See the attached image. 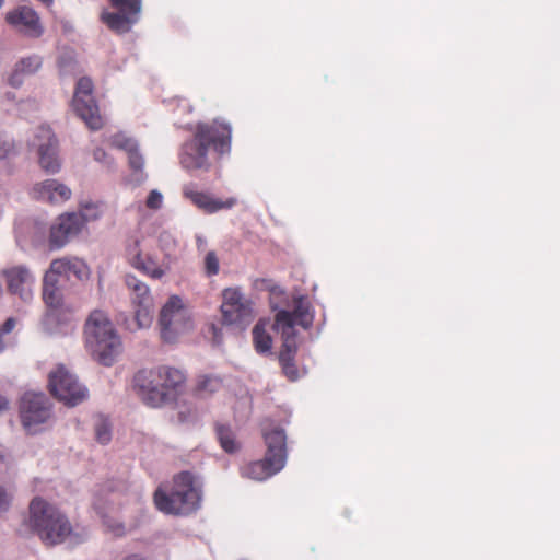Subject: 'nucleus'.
<instances>
[{"mask_svg":"<svg viewBox=\"0 0 560 560\" xmlns=\"http://www.w3.org/2000/svg\"><path fill=\"white\" fill-rule=\"evenodd\" d=\"M270 291V306L277 311L273 328L281 335L282 350L279 355L284 374L294 381L298 378V370L293 363L298 350L296 325L308 329L313 325L314 315L311 304L303 295L290 299L280 285H272Z\"/></svg>","mask_w":560,"mask_h":560,"instance_id":"1","label":"nucleus"},{"mask_svg":"<svg viewBox=\"0 0 560 560\" xmlns=\"http://www.w3.org/2000/svg\"><path fill=\"white\" fill-rule=\"evenodd\" d=\"M231 126L214 120L212 125L199 124L195 138L183 145L180 164L188 171L208 170V145L212 144L220 154L230 152Z\"/></svg>","mask_w":560,"mask_h":560,"instance_id":"2","label":"nucleus"},{"mask_svg":"<svg viewBox=\"0 0 560 560\" xmlns=\"http://www.w3.org/2000/svg\"><path fill=\"white\" fill-rule=\"evenodd\" d=\"M26 525L48 546L62 544L72 535L67 515L40 497L31 501Z\"/></svg>","mask_w":560,"mask_h":560,"instance_id":"3","label":"nucleus"},{"mask_svg":"<svg viewBox=\"0 0 560 560\" xmlns=\"http://www.w3.org/2000/svg\"><path fill=\"white\" fill-rule=\"evenodd\" d=\"M84 334L89 351L103 365H112L121 353L120 337L106 312L92 311L85 322Z\"/></svg>","mask_w":560,"mask_h":560,"instance_id":"4","label":"nucleus"},{"mask_svg":"<svg viewBox=\"0 0 560 560\" xmlns=\"http://www.w3.org/2000/svg\"><path fill=\"white\" fill-rule=\"evenodd\" d=\"M200 499V487L190 472L176 476L170 493L162 489L154 493L158 510L166 514H189L198 509Z\"/></svg>","mask_w":560,"mask_h":560,"instance_id":"5","label":"nucleus"},{"mask_svg":"<svg viewBox=\"0 0 560 560\" xmlns=\"http://www.w3.org/2000/svg\"><path fill=\"white\" fill-rule=\"evenodd\" d=\"M267 452L265 458L254 462L242 469V475L256 481H264L283 469L287 462V436L281 428L264 433Z\"/></svg>","mask_w":560,"mask_h":560,"instance_id":"6","label":"nucleus"},{"mask_svg":"<svg viewBox=\"0 0 560 560\" xmlns=\"http://www.w3.org/2000/svg\"><path fill=\"white\" fill-rule=\"evenodd\" d=\"M160 335L164 342L174 343L192 328V322L180 298L173 295L162 306L159 316Z\"/></svg>","mask_w":560,"mask_h":560,"instance_id":"7","label":"nucleus"},{"mask_svg":"<svg viewBox=\"0 0 560 560\" xmlns=\"http://www.w3.org/2000/svg\"><path fill=\"white\" fill-rule=\"evenodd\" d=\"M48 384L51 394L70 407L83 402L89 396L88 388L65 365H58L49 373Z\"/></svg>","mask_w":560,"mask_h":560,"instance_id":"8","label":"nucleus"},{"mask_svg":"<svg viewBox=\"0 0 560 560\" xmlns=\"http://www.w3.org/2000/svg\"><path fill=\"white\" fill-rule=\"evenodd\" d=\"M20 416L28 434L40 432L43 424L51 417L48 398L42 393H25L21 399Z\"/></svg>","mask_w":560,"mask_h":560,"instance_id":"9","label":"nucleus"},{"mask_svg":"<svg viewBox=\"0 0 560 560\" xmlns=\"http://www.w3.org/2000/svg\"><path fill=\"white\" fill-rule=\"evenodd\" d=\"M129 291L131 304L135 307V325L137 329L148 328L153 320V296L147 283L133 275L124 278Z\"/></svg>","mask_w":560,"mask_h":560,"instance_id":"10","label":"nucleus"},{"mask_svg":"<svg viewBox=\"0 0 560 560\" xmlns=\"http://www.w3.org/2000/svg\"><path fill=\"white\" fill-rule=\"evenodd\" d=\"M222 318L225 325L245 329L253 320L252 302L238 289L229 288L222 293Z\"/></svg>","mask_w":560,"mask_h":560,"instance_id":"11","label":"nucleus"},{"mask_svg":"<svg viewBox=\"0 0 560 560\" xmlns=\"http://www.w3.org/2000/svg\"><path fill=\"white\" fill-rule=\"evenodd\" d=\"M113 11H103L102 21L118 34L128 33L139 21L141 0H109Z\"/></svg>","mask_w":560,"mask_h":560,"instance_id":"12","label":"nucleus"},{"mask_svg":"<svg viewBox=\"0 0 560 560\" xmlns=\"http://www.w3.org/2000/svg\"><path fill=\"white\" fill-rule=\"evenodd\" d=\"M92 91V80L88 77L80 78L77 82L72 107L90 129L98 130L103 126V119L98 114Z\"/></svg>","mask_w":560,"mask_h":560,"instance_id":"13","label":"nucleus"},{"mask_svg":"<svg viewBox=\"0 0 560 560\" xmlns=\"http://www.w3.org/2000/svg\"><path fill=\"white\" fill-rule=\"evenodd\" d=\"M31 145L36 148L38 163L46 173L56 174L61 168L58 140L49 127L42 126L37 129Z\"/></svg>","mask_w":560,"mask_h":560,"instance_id":"14","label":"nucleus"},{"mask_svg":"<svg viewBox=\"0 0 560 560\" xmlns=\"http://www.w3.org/2000/svg\"><path fill=\"white\" fill-rule=\"evenodd\" d=\"M8 291L18 296L23 303L34 300L35 275L25 265L9 266L1 271Z\"/></svg>","mask_w":560,"mask_h":560,"instance_id":"15","label":"nucleus"},{"mask_svg":"<svg viewBox=\"0 0 560 560\" xmlns=\"http://www.w3.org/2000/svg\"><path fill=\"white\" fill-rule=\"evenodd\" d=\"M133 381L139 395L148 406L160 407L168 399V393L164 390L159 368L139 371Z\"/></svg>","mask_w":560,"mask_h":560,"instance_id":"16","label":"nucleus"},{"mask_svg":"<svg viewBox=\"0 0 560 560\" xmlns=\"http://www.w3.org/2000/svg\"><path fill=\"white\" fill-rule=\"evenodd\" d=\"M5 22L26 37L38 38L44 33L39 15L27 5H20L7 12Z\"/></svg>","mask_w":560,"mask_h":560,"instance_id":"17","label":"nucleus"},{"mask_svg":"<svg viewBox=\"0 0 560 560\" xmlns=\"http://www.w3.org/2000/svg\"><path fill=\"white\" fill-rule=\"evenodd\" d=\"M110 144L127 153L129 166L132 170L130 182L135 186L142 184L145 180L147 175L143 172L144 158L139 150L137 140L125 133H116L110 138Z\"/></svg>","mask_w":560,"mask_h":560,"instance_id":"18","label":"nucleus"},{"mask_svg":"<svg viewBox=\"0 0 560 560\" xmlns=\"http://www.w3.org/2000/svg\"><path fill=\"white\" fill-rule=\"evenodd\" d=\"M82 228V218L78 213L69 212L59 215L50 228V246L52 248L63 247L81 232Z\"/></svg>","mask_w":560,"mask_h":560,"instance_id":"19","label":"nucleus"},{"mask_svg":"<svg viewBox=\"0 0 560 560\" xmlns=\"http://www.w3.org/2000/svg\"><path fill=\"white\" fill-rule=\"evenodd\" d=\"M48 272L54 277H63L67 280H85L90 276L88 265L79 258H59L51 261Z\"/></svg>","mask_w":560,"mask_h":560,"instance_id":"20","label":"nucleus"},{"mask_svg":"<svg viewBox=\"0 0 560 560\" xmlns=\"http://www.w3.org/2000/svg\"><path fill=\"white\" fill-rule=\"evenodd\" d=\"M32 195L42 201L59 203L70 199L71 189L57 179H46L33 186Z\"/></svg>","mask_w":560,"mask_h":560,"instance_id":"21","label":"nucleus"},{"mask_svg":"<svg viewBox=\"0 0 560 560\" xmlns=\"http://www.w3.org/2000/svg\"><path fill=\"white\" fill-rule=\"evenodd\" d=\"M183 194L199 209L208 213H213L221 209H229L235 205V200L232 198L226 201H222L211 197L206 192L198 191L192 185L185 186L183 189Z\"/></svg>","mask_w":560,"mask_h":560,"instance_id":"22","label":"nucleus"},{"mask_svg":"<svg viewBox=\"0 0 560 560\" xmlns=\"http://www.w3.org/2000/svg\"><path fill=\"white\" fill-rule=\"evenodd\" d=\"M42 67V58L37 55H32L21 58L15 65L8 79V82L13 88H20L25 78L38 71Z\"/></svg>","mask_w":560,"mask_h":560,"instance_id":"23","label":"nucleus"},{"mask_svg":"<svg viewBox=\"0 0 560 560\" xmlns=\"http://www.w3.org/2000/svg\"><path fill=\"white\" fill-rule=\"evenodd\" d=\"M43 300L51 311L62 306L63 295L58 287V279L52 273L46 271L43 281Z\"/></svg>","mask_w":560,"mask_h":560,"instance_id":"24","label":"nucleus"},{"mask_svg":"<svg viewBox=\"0 0 560 560\" xmlns=\"http://www.w3.org/2000/svg\"><path fill=\"white\" fill-rule=\"evenodd\" d=\"M58 68L60 75L70 77L80 72V66L75 52L72 49H63L58 56Z\"/></svg>","mask_w":560,"mask_h":560,"instance_id":"25","label":"nucleus"},{"mask_svg":"<svg viewBox=\"0 0 560 560\" xmlns=\"http://www.w3.org/2000/svg\"><path fill=\"white\" fill-rule=\"evenodd\" d=\"M159 371L161 372L164 390L168 393L170 397L171 390L177 389L184 383L185 376L180 370L174 368L160 366Z\"/></svg>","mask_w":560,"mask_h":560,"instance_id":"26","label":"nucleus"},{"mask_svg":"<svg viewBox=\"0 0 560 560\" xmlns=\"http://www.w3.org/2000/svg\"><path fill=\"white\" fill-rule=\"evenodd\" d=\"M253 342L258 353H268L271 350L272 339L266 331L265 325L257 323L253 328Z\"/></svg>","mask_w":560,"mask_h":560,"instance_id":"27","label":"nucleus"},{"mask_svg":"<svg viewBox=\"0 0 560 560\" xmlns=\"http://www.w3.org/2000/svg\"><path fill=\"white\" fill-rule=\"evenodd\" d=\"M222 388V381L218 376H202L197 384V393L200 397L206 398Z\"/></svg>","mask_w":560,"mask_h":560,"instance_id":"28","label":"nucleus"},{"mask_svg":"<svg viewBox=\"0 0 560 560\" xmlns=\"http://www.w3.org/2000/svg\"><path fill=\"white\" fill-rule=\"evenodd\" d=\"M82 218V224L95 221L103 214V203L95 201H85L80 206V211L77 212Z\"/></svg>","mask_w":560,"mask_h":560,"instance_id":"29","label":"nucleus"},{"mask_svg":"<svg viewBox=\"0 0 560 560\" xmlns=\"http://www.w3.org/2000/svg\"><path fill=\"white\" fill-rule=\"evenodd\" d=\"M218 439L222 448L228 453H234L238 450V444L235 441L234 433L232 430L224 425H219L217 428Z\"/></svg>","mask_w":560,"mask_h":560,"instance_id":"30","label":"nucleus"},{"mask_svg":"<svg viewBox=\"0 0 560 560\" xmlns=\"http://www.w3.org/2000/svg\"><path fill=\"white\" fill-rule=\"evenodd\" d=\"M94 431H95V439L98 443L106 445L110 442L112 425L105 417L100 416L96 418L95 424H94Z\"/></svg>","mask_w":560,"mask_h":560,"instance_id":"31","label":"nucleus"},{"mask_svg":"<svg viewBox=\"0 0 560 560\" xmlns=\"http://www.w3.org/2000/svg\"><path fill=\"white\" fill-rule=\"evenodd\" d=\"M16 153L18 150L14 139L7 133H0V161L8 160L16 155Z\"/></svg>","mask_w":560,"mask_h":560,"instance_id":"32","label":"nucleus"},{"mask_svg":"<svg viewBox=\"0 0 560 560\" xmlns=\"http://www.w3.org/2000/svg\"><path fill=\"white\" fill-rule=\"evenodd\" d=\"M144 267L150 270L140 271L153 279H161L165 275V270L149 254H145Z\"/></svg>","mask_w":560,"mask_h":560,"instance_id":"33","label":"nucleus"},{"mask_svg":"<svg viewBox=\"0 0 560 560\" xmlns=\"http://www.w3.org/2000/svg\"><path fill=\"white\" fill-rule=\"evenodd\" d=\"M205 269L208 276H214L219 272V259L212 250L208 252L205 257Z\"/></svg>","mask_w":560,"mask_h":560,"instance_id":"34","label":"nucleus"},{"mask_svg":"<svg viewBox=\"0 0 560 560\" xmlns=\"http://www.w3.org/2000/svg\"><path fill=\"white\" fill-rule=\"evenodd\" d=\"M159 244L162 250L168 255L176 247V240L170 232H162L159 236Z\"/></svg>","mask_w":560,"mask_h":560,"instance_id":"35","label":"nucleus"},{"mask_svg":"<svg viewBox=\"0 0 560 560\" xmlns=\"http://www.w3.org/2000/svg\"><path fill=\"white\" fill-rule=\"evenodd\" d=\"M163 205V195L158 189H153L149 192L145 206L151 210H159Z\"/></svg>","mask_w":560,"mask_h":560,"instance_id":"36","label":"nucleus"},{"mask_svg":"<svg viewBox=\"0 0 560 560\" xmlns=\"http://www.w3.org/2000/svg\"><path fill=\"white\" fill-rule=\"evenodd\" d=\"M93 158L96 162L103 163L108 168H112L114 165V161L108 154L101 148H96L93 152Z\"/></svg>","mask_w":560,"mask_h":560,"instance_id":"37","label":"nucleus"},{"mask_svg":"<svg viewBox=\"0 0 560 560\" xmlns=\"http://www.w3.org/2000/svg\"><path fill=\"white\" fill-rule=\"evenodd\" d=\"M142 250L141 246H140V241L135 238L132 241L129 242V244L127 245V248H126V254H127V259L128 261L135 257L138 253H140Z\"/></svg>","mask_w":560,"mask_h":560,"instance_id":"38","label":"nucleus"},{"mask_svg":"<svg viewBox=\"0 0 560 560\" xmlns=\"http://www.w3.org/2000/svg\"><path fill=\"white\" fill-rule=\"evenodd\" d=\"M144 260H145V255L141 250L140 253H138L135 257H132L129 260V264L131 267H133L137 270H145V269L149 270L147 267H144Z\"/></svg>","mask_w":560,"mask_h":560,"instance_id":"39","label":"nucleus"},{"mask_svg":"<svg viewBox=\"0 0 560 560\" xmlns=\"http://www.w3.org/2000/svg\"><path fill=\"white\" fill-rule=\"evenodd\" d=\"M58 24L61 28V32L67 35V36H71L74 34V31H75V27H74V24L72 21L68 20V19H60L58 21Z\"/></svg>","mask_w":560,"mask_h":560,"instance_id":"40","label":"nucleus"},{"mask_svg":"<svg viewBox=\"0 0 560 560\" xmlns=\"http://www.w3.org/2000/svg\"><path fill=\"white\" fill-rule=\"evenodd\" d=\"M11 503V497L9 493L0 487V512H4L9 509Z\"/></svg>","mask_w":560,"mask_h":560,"instance_id":"41","label":"nucleus"},{"mask_svg":"<svg viewBox=\"0 0 560 560\" xmlns=\"http://www.w3.org/2000/svg\"><path fill=\"white\" fill-rule=\"evenodd\" d=\"M16 326V319L14 317H9L3 323L2 327L0 328L1 337L5 334H10L14 327Z\"/></svg>","mask_w":560,"mask_h":560,"instance_id":"42","label":"nucleus"},{"mask_svg":"<svg viewBox=\"0 0 560 560\" xmlns=\"http://www.w3.org/2000/svg\"><path fill=\"white\" fill-rule=\"evenodd\" d=\"M196 245H197L198 250H205L206 246H207V240L201 235H197L196 236Z\"/></svg>","mask_w":560,"mask_h":560,"instance_id":"43","label":"nucleus"},{"mask_svg":"<svg viewBox=\"0 0 560 560\" xmlns=\"http://www.w3.org/2000/svg\"><path fill=\"white\" fill-rule=\"evenodd\" d=\"M211 329H212V332H213V340L217 345H220L221 343V337L219 336V329L212 325L211 326Z\"/></svg>","mask_w":560,"mask_h":560,"instance_id":"44","label":"nucleus"},{"mask_svg":"<svg viewBox=\"0 0 560 560\" xmlns=\"http://www.w3.org/2000/svg\"><path fill=\"white\" fill-rule=\"evenodd\" d=\"M8 408H9L8 399L0 395V412L7 410Z\"/></svg>","mask_w":560,"mask_h":560,"instance_id":"45","label":"nucleus"},{"mask_svg":"<svg viewBox=\"0 0 560 560\" xmlns=\"http://www.w3.org/2000/svg\"><path fill=\"white\" fill-rule=\"evenodd\" d=\"M125 560H145V559L139 555H131V556L127 557Z\"/></svg>","mask_w":560,"mask_h":560,"instance_id":"46","label":"nucleus"},{"mask_svg":"<svg viewBox=\"0 0 560 560\" xmlns=\"http://www.w3.org/2000/svg\"><path fill=\"white\" fill-rule=\"evenodd\" d=\"M5 97H7L9 101H13V100L15 98V95H14V93L8 92V93H5Z\"/></svg>","mask_w":560,"mask_h":560,"instance_id":"47","label":"nucleus"},{"mask_svg":"<svg viewBox=\"0 0 560 560\" xmlns=\"http://www.w3.org/2000/svg\"><path fill=\"white\" fill-rule=\"evenodd\" d=\"M39 1L43 2L46 5H50L54 0H39Z\"/></svg>","mask_w":560,"mask_h":560,"instance_id":"48","label":"nucleus"},{"mask_svg":"<svg viewBox=\"0 0 560 560\" xmlns=\"http://www.w3.org/2000/svg\"><path fill=\"white\" fill-rule=\"evenodd\" d=\"M3 5V0H0V9L2 8Z\"/></svg>","mask_w":560,"mask_h":560,"instance_id":"49","label":"nucleus"}]
</instances>
